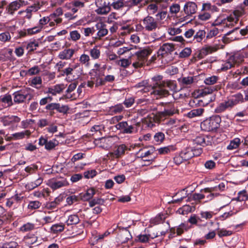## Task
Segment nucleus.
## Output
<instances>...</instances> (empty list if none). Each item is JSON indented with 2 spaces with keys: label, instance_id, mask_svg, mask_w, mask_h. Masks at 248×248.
Wrapping results in <instances>:
<instances>
[{
  "label": "nucleus",
  "instance_id": "f257e3e1",
  "mask_svg": "<svg viewBox=\"0 0 248 248\" xmlns=\"http://www.w3.org/2000/svg\"><path fill=\"white\" fill-rule=\"evenodd\" d=\"M162 76H155L152 78L151 84L152 91L151 94L155 95L156 99L167 97L170 93L166 88L170 90L176 91L177 85L175 81L172 80L163 81Z\"/></svg>",
  "mask_w": 248,
  "mask_h": 248
},
{
  "label": "nucleus",
  "instance_id": "f03ea898",
  "mask_svg": "<svg viewBox=\"0 0 248 248\" xmlns=\"http://www.w3.org/2000/svg\"><path fill=\"white\" fill-rule=\"evenodd\" d=\"M140 125V122H137L134 119L128 122H120L115 125V127L118 130H123V133L131 134L138 132V127Z\"/></svg>",
  "mask_w": 248,
  "mask_h": 248
},
{
  "label": "nucleus",
  "instance_id": "7ed1b4c3",
  "mask_svg": "<svg viewBox=\"0 0 248 248\" xmlns=\"http://www.w3.org/2000/svg\"><path fill=\"white\" fill-rule=\"evenodd\" d=\"M221 121L219 116L215 115L204 120L201 124V127L205 131H213L219 127Z\"/></svg>",
  "mask_w": 248,
  "mask_h": 248
},
{
  "label": "nucleus",
  "instance_id": "20e7f679",
  "mask_svg": "<svg viewBox=\"0 0 248 248\" xmlns=\"http://www.w3.org/2000/svg\"><path fill=\"white\" fill-rule=\"evenodd\" d=\"M142 27L147 31H155L159 29L160 24L157 19L148 16L142 20Z\"/></svg>",
  "mask_w": 248,
  "mask_h": 248
},
{
  "label": "nucleus",
  "instance_id": "39448f33",
  "mask_svg": "<svg viewBox=\"0 0 248 248\" xmlns=\"http://www.w3.org/2000/svg\"><path fill=\"white\" fill-rule=\"evenodd\" d=\"M244 60V57L240 53H235L230 56L227 61L222 64L220 70L225 71L231 68L235 64H239Z\"/></svg>",
  "mask_w": 248,
  "mask_h": 248
},
{
  "label": "nucleus",
  "instance_id": "423d86ee",
  "mask_svg": "<svg viewBox=\"0 0 248 248\" xmlns=\"http://www.w3.org/2000/svg\"><path fill=\"white\" fill-rule=\"evenodd\" d=\"M151 50L148 48H144L140 51L135 52L137 57V62L133 63V66L135 68L142 67L147 62L148 57L151 53Z\"/></svg>",
  "mask_w": 248,
  "mask_h": 248
},
{
  "label": "nucleus",
  "instance_id": "0eeeda50",
  "mask_svg": "<svg viewBox=\"0 0 248 248\" xmlns=\"http://www.w3.org/2000/svg\"><path fill=\"white\" fill-rule=\"evenodd\" d=\"M21 119L15 115L4 116L0 118V121L4 126H9V128L14 130L17 127L18 124Z\"/></svg>",
  "mask_w": 248,
  "mask_h": 248
},
{
  "label": "nucleus",
  "instance_id": "6e6552de",
  "mask_svg": "<svg viewBox=\"0 0 248 248\" xmlns=\"http://www.w3.org/2000/svg\"><path fill=\"white\" fill-rule=\"evenodd\" d=\"M95 5L97 7L95 12L99 15H107L110 11L109 0H96Z\"/></svg>",
  "mask_w": 248,
  "mask_h": 248
},
{
  "label": "nucleus",
  "instance_id": "1a4fd4ad",
  "mask_svg": "<svg viewBox=\"0 0 248 248\" xmlns=\"http://www.w3.org/2000/svg\"><path fill=\"white\" fill-rule=\"evenodd\" d=\"M194 144L202 146L212 145L214 143V137L208 135H200L193 140Z\"/></svg>",
  "mask_w": 248,
  "mask_h": 248
},
{
  "label": "nucleus",
  "instance_id": "9d476101",
  "mask_svg": "<svg viewBox=\"0 0 248 248\" xmlns=\"http://www.w3.org/2000/svg\"><path fill=\"white\" fill-rule=\"evenodd\" d=\"M164 111L157 113V117L159 120L165 119L167 117L171 116L176 111L174 105L170 103H166Z\"/></svg>",
  "mask_w": 248,
  "mask_h": 248
},
{
  "label": "nucleus",
  "instance_id": "9b49d317",
  "mask_svg": "<svg viewBox=\"0 0 248 248\" xmlns=\"http://www.w3.org/2000/svg\"><path fill=\"white\" fill-rule=\"evenodd\" d=\"M48 186L53 189H57L68 185L66 179L64 178H53L48 181Z\"/></svg>",
  "mask_w": 248,
  "mask_h": 248
},
{
  "label": "nucleus",
  "instance_id": "f8f14e48",
  "mask_svg": "<svg viewBox=\"0 0 248 248\" xmlns=\"http://www.w3.org/2000/svg\"><path fill=\"white\" fill-rule=\"evenodd\" d=\"M87 85L90 88L93 87L94 85L95 87L104 85V80L100 74L95 72L93 77L91 78V80L87 81Z\"/></svg>",
  "mask_w": 248,
  "mask_h": 248
},
{
  "label": "nucleus",
  "instance_id": "ddd939ff",
  "mask_svg": "<svg viewBox=\"0 0 248 248\" xmlns=\"http://www.w3.org/2000/svg\"><path fill=\"white\" fill-rule=\"evenodd\" d=\"M96 31H98L96 35L94 37L95 39L100 40L101 38L106 36L108 33V30L107 29L106 25L102 22H99L95 25Z\"/></svg>",
  "mask_w": 248,
  "mask_h": 248
},
{
  "label": "nucleus",
  "instance_id": "4468645a",
  "mask_svg": "<svg viewBox=\"0 0 248 248\" xmlns=\"http://www.w3.org/2000/svg\"><path fill=\"white\" fill-rule=\"evenodd\" d=\"M46 109L52 111L56 110L60 113H66L69 109L68 106L66 105L61 106L59 103H52L47 104L46 107Z\"/></svg>",
  "mask_w": 248,
  "mask_h": 248
},
{
  "label": "nucleus",
  "instance_id": "2eb2a0df",
  "mask_svg": "<svg viewBox=\"0 0 248 248\" xmlns=\"http://www.w3.org/2000/svg\"><path fill=\"white\" fill-rule=\"evenodd\" d=\"M174 46L170 43L164 44L158 51V55L161 56L162 57L169 53H171L174 50Z\"/></svg>",
  "mask_w": 248,
  "mask_h": 248
},
{
  "label": "nucleus",
  "instance_id": "dca6fc26",
  "mask_svg": "<svg viewBox=\"0 0 248 248\" xmlns=\"http://www.w3.org/2000/svg\"><path fill=\"white\" fill-rule=\"evenodd\" d=\"M197 6L196 4L192 1H188L185 3L184 6V11L187 16H191L196 12Z\"/></svg>",
  "mask_w": 248,
  "mask_h": 248
},
{
  "label": "nucleus",
  "instance_id": "f3484780",
  "mask_svg": "<svg viewBox=\"0 0 248 248\" xmlns=\"http://www.w3.org/2000/svg\"><path fill=\"white\" fill-rule=\"evenodd\" d=\"M227 100L232 108L238 103L243 102L245 99L243 98V96L242 93H238L233 95L231 98L228 99Z\"/></svg>",
  "mask_w": 248,
  "mask_h": 248
},
{
  "label": "nucleus",
  "instance_id": "a211bd4d",
  "mask_svg": "<svg viewBox=\"0 0 248 248\" xmlns=\"http://www.w3.org/2000/svg\"><path fill=\"white\" fill-rule=\"evenodd\" d=\"M14 101L16 103H21L27 98L29 93L22 91L15 92L14 94Z\"/></svg>",
  "mask_w": 248,
  "mask_h": 248
},
{
  "label": "nucleus",
  "instance_id": "6ab92c4d",
  "mask_svg": "<svg viewBox=\"0 0 248 248\" xmlns=\"http://www.w3.org/2000/svg\"><path fill=\"white\" fill-rule=\"evenodd\" d=\"M75 53V50L73 49H66L60 52L58 57L61 60H69L73 56Z\"/></svg>",
  "mask_w": 248,
  "mask_h": 248
},
{
  "label": "nucleus",
  "instance_id": "aec40b11",
  "mask_svg": "<svg viewBox=\"0 0 248 248\" xmlns=\"http://www.w3.org/2000/svg\"><path fill=\"white\" fill-rule=\"evenodd\" d=\"M23 4H24V1H22L21 0L14 1L9 5L7 9L8 12L12 15L15 11L18 9Z\"/></svg>",
  "mask_w": 248,
  "mask_h": 248
},
{
  "label": "nucleus",
  "instance_id": "412c9836",
  "mask_svg": "<svg viewBox=\"0 0 248 248\" xmlns=\"http://www.w3.org/2000/svg\"><path fill=\"white\" fill-rule=\"evenodd\" d=\"M232 107L230 105L228 100H225L224 102L220 103L215 109V112L217 113H221L228 109H231Z\"/></svg>",
  "mask_w": 248,
  "mask_h": 248
},
{
  "label": "nucleus",
  "instance_id": "4be33fe9",
  "mask_svg": "<svg viewBox=\"0 0 248 248\" xmlns=\"http://www.w3.org/2000/svg\"><path fill=\"white\" fill-rule=\"evenodd\" d=\"M64 89V86L63 84H57L48 88L46 93L51 94L53 95H56L57 94L60 93Z\"/></svg>",
  "mask_w": 248,
  "mask_h": 248
},
{
  "label": "nucleus",
  "instance_id": "5701e85b",
  "mask_svg": "<svg viewBox=\"0 0 248 248\" xmlns=\"http://www.w3.org/2000/svg\"><path fill=\"white\" fill-rule=\"evenodd\" d=\"M95 194V190L91 188L88 189L85 193H80L79 194L80 200L83 201H88L92 199Z\"/></svg>",
  "mask_w": 248,
  "mask_h": 248
},
{
  "label": "nucleus",
  "instance_id": "b1692460",
  "mask_svg": "<svg viewBox=\"0 0 248 248\" xmlns=\"http://www.w3.org/2000/svg\"><path fill=\"white\" fill-rule=\"evenodd\" d=\"M29 85L37 89H40L42 87V80L40 77H35L29 80Z\"/></svg>",
  "mask_w": 248,
  "mask_h": 248
},
{
  "label": "nucleus",
  "instance_id": "393cba45",
  "mask_svg": "<svg viewBox=\"0 0 248 248\" xmlns=\"http://www.w3.org/2000/svg\"><path fill=\"white\" fill-rule=\"evenodd\" d=\"M218 47L215 46H206L203 47L201 50L200 54L202 57L211 54L217 51Z\"/></svg>",
  "mask_w": 248,
  "mask_h": 248
},
{
  "label": "nucleus",
  "instance_id": "a878e982",
  "mask_svg": "<svg viewBox=\"0 0 248 248\" xmlns=\"http://www.w3.org/2000/svg\"><path fill=\"white\" fill-rule=\"evenodd\" d=\"M178 81L183 87H187L193 83L194 78L193 77H182L179 78Z\"/></svg>",
  "mask_w": 248,
  "mask_h": 248
},
{
  "label": "nucleus",
  "instance_id": "bb28decb",
  "mask_svg": "<svg viewBox=\"0 0 248 248\" xmlns=\"http://www.w3.org/2000/svg\"><path fill=\"white\" fill-rule=\"evenodd\" d=\"M31 134V133L29 130H26L24 131L14 133L11 135L9 138L14 140H21L24 138L25 136L29 137Z\"/></svg>",
  "mask_w": 248,
  "mask_h": 248
},
{
  "label": "nucleus",
  "instance_id": "cd10ccee",
  "mask_svg": "<svg viewBox=\"0 0 248 248\" xmlns=\"http://www.w3.org/2000/svg\"><path fill=\"white\" fill-rule=\"evenodd\" d=\"M122 231L120 234L121 241L123 243L126 242L128 240L132 238V235L127 228H122Z\"/></svg>",
  "mask_w": 248,
  "mask_h": 248
},
{
  "label": "nucleus",
  "instance_id": "c85d7f7f",
  "mask_svg": "<svg viewBox=\"0 0 248 248\" xmlns=\"http://www.w3.org/2000/svg\"><path fill=\"white\" fill-rule=\"evenodd\" d=\"M90 56L86 54H82L79 57V62L82 65H83L85 68H89L91 65Z\"/></svg>",
  "mask_w": 248,
  "mask_h": 248
},
{
  "label": "nucleus",
  "instance_id": "c756f323",
  "mask_svg": "<svg viewBox=\"0 0 248 248\" xmlns=\"http://www.w3.org/2000/svg\"><path fill=\"white\" fill-rule=\"evenodd\" d=\"M124 110V108L123 104H119L110 107L109 108V112L111 115H114L121 113Z\"/></svg>",
  "mask_w": 248,
  "mask_h": 248
},
{
  "label": "nucleus",
  "instance_id": "7c9ffc66",
  "mask_svg": "<svg viewBox=\"0 0 248 248\" xmlns=\"http://www.w3.org/2000/svg\"><path fill=\"white\" fill-rule=\"evenodd\" d=\"M204 111V109L202 108L193 109L187 113V116L189 118L201 116L202 115Z\"/></svg>",
  "mask_w": 248,
  "mask_h": 248
},
{
  "label": "nucleus",
  "instance_id": "2f4dec72",
  "mask_svg": "<svg viewBox=\"0 0 248 248\" xmlns=\"http://www.w3.org/2000/svg\"><path fill=\"white\" fill-rule=\"evenodd\" d=\"M112 6L115 10H120L123 8L124 4L123 0H109V6Z\"/></svg>",
  "mask_w": 248,
  "mask_h": 248
},
{
  "label": "nucleus",
  "instance_id": "473e14b6",
  "mask_svg": "<svg viewBox=\"0 0 248 248\" xmlns=\"http://www.w3.org/2000/svg\"><path fill=\"white\" fill-rule=\"evenodd\" d=\"M181 155L185 160H187L193 157L192 148L188 147L182 151L181 153Z\"/></svg>",
  "mask_w": 248,
  "mask_h": 248
},
{
  "label": "nucleus",
  "instance_id": "72a5a7b5",
  "mask_svg": "<svg viewBox=\"0 0 248 248\" xmlns=\"http://www.w3.org/2000/svg\"><path fill=\"white\" fill-rule=\"evenodd\" d=\"M45 4V2L42 0H39L35 2L32 5L29 6L28 10H29L31 13L37 11L41 7Z\"/></svg>",
  "mask_w": 248,
  "mask_h": 248
},
{
  "label": "nucleus",
  "instance_id": "f704fd0d",
  "mask_svg": "<svg viewBox=\"0 0 248 248\" xmlns=\"http://www.w3.org/2000/svg\"><path fill=\"white\" fill-rule=\"evenodd\" d=\"M110 140V138H101L98 140H95V143L96 144H99V143L100 147L105 148H107L110 145L109 141Z\"/></svg>",
  "mask_w": 248,
  "mask_h": 248
},
{
  "label": "nucleus",
  "instance_id": "c9c22d12",
  "mask_svg": "<svg viewBox=\"0 0 248 248\" xmlns=\"http://www.w3.org/2000/svg\"><path fill=\"white\" fill-rule=\"evenodd\" d=\"M90 55L93 60L98 59L101 55V51L97 46H94L90 50Z\"/></svg>",
  "mask_w": 248,
  "mask_h": 248
},
{
  "label": "nucleus",
  "instance_id": "e433bc0d",
  "mask_svg": "<svg viewBox=\"0 0 248 248\" xmlns=\"http://www.w3.org/2000/svg\"><path fill=\"white\" fill-rule=\"evenodd\" d=\"M0 101L4 103L3 106L5 107H10L13 105L12 97L9 94H5L0 97Z\"/></svg>",
  "mask_w": 248,
  "mask_h": 248
},
{
  "label": "nucleus",
  "instance_id": "4c0bfd02",
  "mask_svg": "<svg viewBox=\"0 0 248 248\" xmlns=\"http://www.w3.org/2000/svg\"><path fill=\"white\" fill-rule=\"evenodd\" d=\"M126 146L122 144L118 146L117 149L112 153L113 157L118 158L124 154Z\"/></svg>",
  "mask_w": 248,
  "mask_h": 248
},
{
  "label": "nucleus",
  "instance_id": "58836bf2",
  "mask_svg": "<svg viewBox=\"0 0 248 248\" xmlns=\"http://www.w3.org/2000/svg\"><path fill=\"white\" fill-rule=\"evenodd\" d=\"M206 32L204 30H199L193 36V41L196 42H201L205 37Z\"/></svg>",
  "mask_w": 248,
  "mask_h": 248
},
{
  "label": "nucleus",
  "instance_id": "ea45409f",
  "mask_svg": "<svg viewBox=\"0 0 248 248\" xmlns=\"http://www.w3.org/2000/svg\"><path fill=\"white\" fill-rule=\"evenodd\" d=\"M225 189V184L224 183H221L218 186H216L207 188L204 189V191L205 192H211L213 191H224Z\"/></svg>",
  "mask_w": 248,
  "mask_h": 248
},
{
  "label": "nucleus",
  "instance_id": "a19ab883",
  "mask_svg": "<svg viewBox=\"0 0 248 248\" xmlns=\"http://www.w3.org/2000/svg\"><path fill=\"white\" fill-rule=\"evenodd\" d=\"M131 54L128 59H122L118 62V64L124 68H126L129 66L132 62L131 57L133 56L132 53H131Z\"/></svg>",
  "mask_w": 248,
  "mask_h": 248
},
{
  "label": "nucleus",
  "instance_id": "79ce46f5",
  "mask_svg": "<svg viewBox=\"0 0 248 248\" xmlns=\"http://www.w3.org/2000/svg\"><path fill=\"white\" fill-rule=\"evenodd\" d=\"M61 202V200L59 198H56L54 201L47 202L46 204V207L48 209H54L58 206Z\"/></svg>",
  "mask_w": 248,
  "mask_h": 248
},
{
  "label": "nucleus",
  "instance_id": "37998d69",
  "mask_svg": "<svg viewBox=\"0 0 248 248\" xmlns=\"http://www.w3.org/2000/svg\"><path fill=\"white\" fill-rule=\"evenodd\" d=\"M158 235L157 233L154 235V236H151L150 234H140L137 236L138 241L141 243H146L149 241V238L151 237L152 239H154L157 237Z\"/></svg>",
  "mask_w": 248,
  "mask_h": 248
},
{
  "label": "nucleus",
  "instance_id": "c03bdc74",
  "mask_svg": "<svg viewBox=\"0 0 248 248\" xmlns=\"http://www.w3.org/2000/svg\"><path fill=\"white\" fill-rule=\"evenodd\" d=\"M205 195L201 193H194L189 198V201H194L195 203L200 202L202 200L204 199Z\"/></svg>",
  "mask_w": 248,
  "mask_h": 248
},
{
  "label": "nucleus",
  "instance_id": "a18cd8bd",
  "mask_svg": "<svg viewBox=\"0 0 248 248\" xmlns=\"http://www.w3.org/2000/svg\"><path fill=\"white\" fill-rule=\"evenodd\" d=\"M240 142V139L235 138L230 142V144L227 147V149L229 150L236 149L239 146Z\"/></svg>",
  "mask_w": 248,
  "mask_h": 248
},
{
  "label": "nucleus",
  "instance_id": "49530a36",
  "mask_svg": "<svg viewBox=\"0 0 248 248\" xmlns=\"http://www.w3.org/2000/svg\"><path fill=\"white\" fill-rule=\"evenodd\" d=\"M78 217L76 215H72L69 216L68 219L66 221V223L68 225L76 224L79 222Z\"/></svg>",
  "mask_w": 248,
  "mask_h": 248
},
{
  "label": "nucleus",
  "instance_id": "de8ad7c7",
  "mask_svg": "<svg viewBox=\"0 0 248 248\" xmlns=\"http://www.w3.org/2000/svg\"><path fill=\"white\" fill-rule=\"evenodd\" d=\"M174 150L173 146H168L160 148L157 150L160 155H165Z\"/></svg>",
  "mask_w": 248,
  "mask_h": 248
},
{
  "label": "nucleus",
  "instance_id": "09e8293b",
  "mask_svg": "<svg viewBox=\"0 0 248 248\" xmlns=\"http://www.w3.org/2000/svg\"><path fill=\"white\" fill-rule=\"evenodd\" d=\"M105 200L101 198H94L89 201V206L91 207L94 206L95 205L104 204Z\"/></svg>",
  "mask_w": 248,
  "mask_h": 248
},
{
  "label": "nucleus",
  "instance_id": "8fccbe9b",
  "mask_svg": "<svg viewBox=\"0 0 248 248\" xmlns=\"http://www.w3.org/2000/svg\"><path fill=\"white\" fill-rule=\"evenodd\" d=\"M58 144V141L56 140H47L45 148L47 150H50L54 148Z\"/></svg>",
  "mask_w": 248,
  "mask_h": 248
},
{
  "label": "nucleus",
  "instance_id": "3c124183",
  "mask_svg": "<svg viewBox=\"0 0 248 248\" xmlns=\"http://www.w3.org/2000/svg\"><path fill=\"white\" fill-rule=\"evenodd\" d=\"M83 33L86 37L90 36L92 35L94 32L96 31L95 26L92 28H84L82 29Z\"/></svg>",
  "mask_w": 248,
  "mask_h": 248
},
{
  "label": "nucleus",
  "instance_id": "603ef678",
  "mask_svg": "<svg viewBox=\"0 0 248 248\" xmlns=\"http://www.w3.org/2000/svg\"><path fill=\"white\" fill-rule=\"evenodd\" d=\"M79 200L80 198L79 195L78 196L75 195H71L66 198V202L69 205H71L74 203L79 201Z\"/></svg>",
  "mask_w": 248,
  "mask_h": 248
},
{
  "label": "nucleus",
  "instance_id": "864d4df0",
  "mask_svg": "<svg viewBox=\"0 0 248 248\" xmlns=\"http://www.w3.org/2000/svg\"><path fill=\"white\" fill-rule=\"evenodd\" d=\"M191 106H198L200 107L204 106L208 104V103H204L203 101L199 98H194L190 101L189 102Z\"/></svg>",
  "mask_w": 248,
  "mask_h": 248
},
{
  "label": "nucleus",
  "instance_id": "5fc2aeb1",
  "mask_svg": "<svg viewBox=\"0 0 248 248\" xmlns=\"http://www.w3.org/2000/svg\"><path fill=\"white\" fill-rule=\"evenodd\" d=\"M211 17V14L209 12H205L201 11V13L198 16L199 19L202 21H206L210 19Z\"/></svg>",
  "mask_w": 248,
  "mask_h": 248
},
{
  "label": "nucleus",
  "instance_id": "6e6d98bb",
  "mask_svg": "<svg viewBox=\"0 0 248 248\" xmlns=\"http://www.w3.org/2000/svg\"><path fill=\"white\" fill-rule=\"evenodd\" d=\"M237 200L240 202L245 201L248 199V195L246 193V190L239 191L238 193Z\"/></svg>",
  "mask_w": 248,
  "mask_h": 248
},
{
  "label": "nucleus",
  "instance_id": "4d7b16f0",
  "mask_svg": "<svg viewBox=\"0 0 248 248\" xmlns=\"http://www.w3.org/2000/svg\"><path fill=\"white\" fill-rule=\"evenodd\" d=\"M218 79V77L216 76H212L206 78L204 80V83L207 85H213L217 82Z\"/></svg>",
  "mask_w": 248,
  "mask_h": 248
},
{
  "label": "nucleus",
  "instance_id": "13d9d810",
  "mask_svg": "<svg viewBox=\"0 0 248 248\" xmlns=\"http://www.w3.org/2000/svg\"><path fill=\"white\" fill-rule=\"evenodd\" d=\"M191 53V49L189 47H186L183 49L179 53V57L180 58H186L190 56Z\"/></svg>",
  "mask_w": 248,
  "mask_h": 248
},
{
  "label": "nucleus",
  "instance_id": "bf43d9fd",
  "mask_svg": "<svg viewBox=\"0 0 248 248\" xmlns=\"http://www.w3.org/2000/svg\"><path fill=\"white\" fill-rule=\"evenodd\" d=\"M41 205V203L37 201H31L28 206L29 209L35 210L39 208Z\"/></svg>",
  "mask_w": 248,
  "mask_h": 248
},
{
  "label": "nucleus",
  "instance_id": "052dcab7",
  "mask_svg": "<svg viewBox=\"0 0 248 248\" xmlns=\"http://www.w3.org/2000/svg\"><path fill=\"white\" fill-rule=\"evenodd\" d=\"M51 230L54 233L61 232L64 230V225L62 224H54L51 227Z\"/></svg>",
  "mask_w": 248,
  "mask_h": 248
},
{
  "label": "nucleus",
  "instance_id": "680f3d73",
  "mask_svg": "<svg viewBox=\"0 0 248 248\" xmlns=\"http://www.w3.org/2000/svg\"><path fill=\"white\" fill-rule=\"evenodd\" d=\"M214 215V213L212 211H202L200 213L201 218L205 219H209L211 218Z\"/></svg>",
  "mask_w": 248,
  "mask_h": 248
},
{
  "label": "nucleus",
  "instance_id": "e2e57ef3",
  "mask_svg": "<svg viewBox=\"0 0 248 248\" xmlns=\"http://www.w3.org/2000/svg\"><path fill=\"white\" fill-rule=\"evenodd\" d=\"M154 139L157 142H162L165 139V135L162 132H157L154 135Z\"/></svg>",
  "mask_w": 248,
  "mask_h": 248
},
{
  "label": "nucleus",
  "instance_id": "0e129e2a",
  "mask_svg": "<svg viewBox=\"0 0 248 248\" xmlns=\"http://www.w3.org/2000/svg\"><path fill=\"white\" fill-rule=\"evenodd\" d=\"M70 39L73 41H77L80 38V34L78 31H73L70 32Z\"/></svg>",
  "mask_w": 248,
  "mask_h": 248
},
{
  "label": "nucleus",
  "instance_id": "69168bd1",
  "mask_svg": "<svg viewBox=\"0 0 248 248\" xmlns=\"http://www.w3.org/2000/svg\"><path fill=\"white\" fill-rule=\"evenodd\" d=\"M40 71V69L38 66H34L27 70V73H28V75L33 76L38 74Z\"/></svg>",
  "mask_w": 248,
  "mask_h": 248
},
{
  "label": "nucleus",
  "instance_id": "338daca9",
  "mask_svg": "<svg viewBox=\"0 0 248 248\" xmlns=\"http://www.w3.org/2000/svg\"><path fill=\"white\" fill-rule=\"evenodd\" d=\"M218 30L217 28H214L211 29L207 33L206 35L207 39H210L214 36L217 35L218 33Z\"/></svg>",
  "mask_w": 248,
  "mask_h": 248
},
{
  "label": "nucleus",
  "instance_id": "774afa93",
  "mask_svg": "<svg viewBox=\"0 0 248 248\" xmlns=\"http://www.w3.org/2000/svg\"><path fill=\"white\" fill-rule=\"evenodd\" d=\"M135 102V98L133 97L126 98L124 102V104L126 108L132 107Z\"/></svg>",
  "mask_w": 248,
  "mask_h": 248
}]
</instances>
